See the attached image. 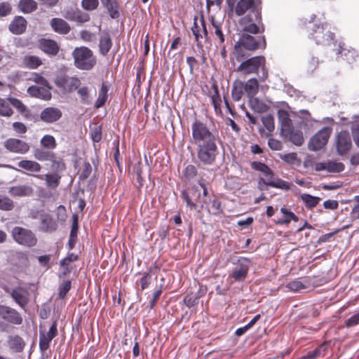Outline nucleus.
<instances>
[{"label":"nucleus","instance_id":"obj_3","mask_svg":"<svg viewBox=\"0 0 359 359\" xmlns=\"http://www.w3.org/2000/svg\"><path fill=\"white\" fill-rule=\"evenodd\" d=\"M13 239L19 245L25 247H34L37 243V238L29 229L21 226H15L11 230Z\"/></svg>","mask_w":359,"mask_h":359},{"label":"nucleus","instance_id":"obj_38","mask_svg":"<svg viewBox=\"0 0 359 359\" xmlns=\"http://www.w3.org/2000/svg\"><path fill=\"white\" fill-rule=\"evenodd\" d=\"M221 204L217 198L213 196L212 198H210V203L208 205L207 208L210 212L213 215H217L220 212Z\"/></svg>","mask_w":359,"mask_h":359},{"label":"nucleus","instance_id":"obj_10","mask_svg":"<svg viewBox=\"0 0 359 359\" xmlns=\"http://www.w3.org/2000/svg\"><path fill=\"white\" fill-rule=\"evenodd\" d=\"M5 148L11 152L25 154L30 149L28 143L16 138H9L4 142Z\"/></svg>","mask_w":359,"mask_h":359},{"label":"nucleus","instance_id":"obj_57","mask_svg":"<svg viewBox=\"0 0 359 359\" xmlns=\"http://www.w3.org/2000/svg\"><path fill=\"white\" fill-rule=\"evenodd\" d=\"M268 144L269 147L276 151L280 150L282 148V143L278 140L270 138L268 141Z\"/></svg>","mask_w":359,"mask_h":359},{"label":"nucleus","instance_id":"obj_55","mask_svg":"<svg viewBox=\"0 0 359 359\" xmlns=\"http://www.w3.org/2000/svg\"><path fill=\"white\" fill-rule=\"evenodd\" d=\"M71 287V283L69 281L64 282L60 287L59 295L61 298H63L66 294L69 292Z\"/></svg>","mask_w":359,"mask_h":359},{"label":"nucleus","instance_id":"obj_50","mask_svg":"<svg viewBox=\"0 0 359 359\" xmlns=\"http://www.w3.org/2000/svg\"><path fill=\"white\" fill-rule=\"evenodd\" d=\"M269 186L272 187L279 188L283 190H288L290 189V184L280 179H275L273 182H269Z\"/></svg>","mask_w":359,"mask_h":359},{"label":"nucleus","instance_id":"obj_56","mask_svg":"<svg viewBox=\"0 0 359 359\" xmlns=\"http://www.w3.org/2000/svg\"><path fill=\"white\" fill-rule=\"evenodd\" d=\"M353 139L355 144L359 147V124H353L351 128Z\"/></svg>","mask_w":359,"mask_h":359},{"label":"nucleus","instance_id":"obj_22","mask_svg":"<svg viewBox=\"0 0 359 359\" xmlns=\"http://www.w3.org/2000/svg\"><path fill=\"white\" fill-rule=\"evenodd\" d=\"M20 168L29 172H39L41 170V165L34 161L23 159L17 163Z\"/></svg>","mask_w":359,"mask_h":359},{"label":"nucleus","instance_id":"obj_15","mask_svg":"<svg viewBox=\"0 0 359 359\" xmlns=\"http://www.w3.org/2000/svg\"><path fill=\"white\" fill-rule=\"evenodd\" d=\"M8 194L15 198L29 197L33 195L34 189L27 184H20L8 188Z\"/></svg>","mask_w":359,"mask_h":359},{"label":"nucleus","instance_id":"obj_4","mask_svg":"<svg viewBox=\"0 0 359 359\" xmlns=\"http://www.w3.org/2000/svg\"><path fill=\"white\" fill-rule=\"evenodd\" d=\"M332 133V128L326 126L318 131L311 138L309 143V149L311 151H318L324 147Z\"/></svg>","mask_w":359,"mask_h":359},{"label":"nucleus","instance_id":"obj_11","mask_svg":"<svg viewBox=\"0 0 359 359\" xmlns=\"http://www.w3.org/2000/svg\"><path fill=\"white\" fill-rule=\"evenodd\" d=\"M336 147L339 154H346L351 147V140L348 132L342 130L336 137Z\"/></svg>","mask_w":359,"mask_h":359},{"label":"nucleus","instance_id":"obj_19","mask_svg":"<svg viewBox=\"0 0 359 359\" xmlns=\"http://www.w3.org/2000/svg\"><path fill=\"white\" fill-rule=\"evenodd\" d=\"M28 292L22 287H17L11 292V297L19 304L20 306L24 308L28 302Z\"/></svg>","mask_w":359,"mask_h":359},{"label":"nucleus","instance_id":"obj_64","mask_svg":"<svg viewBox=\"0 0 359 359\" xmlns=\"http://www.w3.org/2000/svg\"><path fill=\"white\" fill-rule=\"evenodd\" d=\"M57 323L54 322L49 328L48 332L46 334H45V335L48 337L49 339H53L57 335Z\"/></svg>","mask_w":359,"mask_h":359},{"label":"nucleus","instance_id":"obj_43","mask_svg":"<svg viewBox=\"0 0 359 359\" xmlns=\"http://www.w3.org/2000/svg\"><path fill=\"white\" fill-rule=\"evenodd\" d=\"M29 80L35 82L38 86L51 88L47 80L39 74H33Z\"/></svg>","mask_w":359,"mask_h":359},{"label":"nucleus","instance_id":"obj_20","mask_svg":"<svg viewBox=\"0 0 359 359\" xmlns=\"http://www.w3.org/2000/svg\"><path fill=\"white\" fill-rule=\"evenodd\" d=\"M27 27L26 20L21 16L15 17L9 25V30L14 34L23 33Z\"/></svg>","mask_w":359,"mask_h":359},{"label":"nucleus","instance_id":"obj_41","mask_svg":"<svg viewBox=\"0 0 359 359\" xmlns=\"http://www.w3.org/2000/svg\"><path fill=\"white\" fill-rule=\"evenodd\" d=\"M344 165L341 163H337L334 161L327 162V171L329 172H339L343 171Z\"/></svg>","mask_w":359,"mask_h":359},{"label":"nucleus","instance_id":"obj_26","mask_svg":"<svg viewBox=\"0 0 359 359\" xmlns=\"http://www.w3.org/2000/svg\"><path fill=\"white\" fill-rule=\"evenodd\" d=\"M243 89L249 97H254L258 92L259 83L256 79H250L243 85Z\"/></svg>","mask_w":359,"mask_h":359},{"label":"nucleus","instance_id":"obj_25","mask_svg":"<svg viewBox=\"0 0 359 359\" xmlns=\"http://www.w3.org/2000/svg\"><path fill=\"white\" fill-rule=\"evenodd\" d=\"M254 0H240L235 7V13L238 16L243 15L248 11L252 9L254 7Z\"/></svg>","mask_w":359,"mask_h":359},{"label":"nucleus","instance_id":"obj_47","mask_svg":"<svg viewBox=\"0 0 359 359\" xmlns=\"http://www.w3.org/2000/svg\"><path fill=\"white\" fill-rule=\"evenodd\" d=\"M13 208V202L6 196H0V209L3 210H11Z\"/></svg>","mask_w":359,"mask_h":359},{"label":"nucleus","instance_id":"obj_7","mask_svg":"<svg viewBox=\"0 0 359 359\" xmlns=\"http://www.w3.org/2000/svg\"><path fill=\"white\" fill-rule=\"evenodd\" d=\"M238 44L249 50H254L259 48H265L266 42L264 38L262 36L255 37L247 33H244L235 46L236 49L238 48Z\"/></svg>","mask_w":359,"mask_h":359},{"label":"nucleus","instance_id":"obj_18","mask_svg":"<svg viewBox=\"0 0 359 359\" xmlns=\"http://www.w3.org/2000/svg\"><path fill=\"white\" fill-rule=\"evenodd\" d=\"M50 88H51L32 86L28 88L27 93L32 97L44 100H49L51 98Z\"/></svg>","mask_w":359,"mask_h":359},{"label":"nucleus","instance_id":"obj_2","mask_svg":"<svg viewBox=\"0 0 359 359\" xmlns=\"http://www.w3.org/2000/svg\"><path fill=\"white\" fill-rule=\"evenodd\" d=\"M73 57L76 67L82 70L91 69L96 62L92 50L84 46L75 48Z\"/></svg>","mask_w":359,"mask_h":359},{"label":"nucleus","instance_id":"obj_58","mask_svg":"<svg viewBox=\"0 0 359 359\" xmlns=\"http://www.w3.org/2000/svg\"><path fill=\"white\" fill-rule=\"evenodd\" d=\"M261 180L263 182V183L266 185L269 186V182H273L275 179L273 177V173L271 170H269V172H266L263 174V177L261 178Z\"/></svg>","mask_w":359,"mask_h":359},{"label":"nucleus","instance_id":"obj_28","mask_svg":"<svg viewBox=\"0 0 359 359\" xmlns=\"http://www.w3.org/2000/svg\"><path fill=\"white\" fill-rule=\"evenodd\" d=\"M8 344L9 347L15 352L22 351L25 346L23 339L18 335L10 336L8 340Z\"/></svg>","mask_w":359,"mask_h":359},{"label":"nucleus","instance_id":"obj_1","mask_svg":"<svg viewBox=\"0 0 359 359\" xmlns=\"http://www.w3.org/2000/svg\"><path fill=\"white\" fill-rule=\"evenodd\" d=\"M191 132V143L197 147L198 159L204 164H212L217 154L215 135L205 123L198 120L192 123Z\"/></svg>","mask_w":359,"mask_h":359},{"label":"nucleus","instance_id":"obj_12","mask_svg":"<svg viewBox=\"0 0 359 359\" xmlns=\"http://www.w3.org/2000/svg\"><path fill=\"white\" fill-rule=\"evenodd\" d=\"M238 264V265L233 269L231 276L236 281H242L247 276L250 261L247 258L240 257Z\"/></svg>","mask_w":359,"mask_h":359},{"label":"nucleus","instance_id":"obj_62","mask_svg":"<svg viewBox=\"0 0 359 359\" xmlns=\"http://www.w3.org/2000/svg\"><path fill=\"white\" fill-rule=\"evenodd\" d=\"M13 128L18 133H25L27 131V127L21 122H14L13 123Z\"/></svg>","mask_w":359,"mask_h":359},{"label":"nucleus","instance_id":"obj_31","mask_svg":"<svg viewBox=\"0 0 359 359\" xmlns=\"http://www.w3.org/2000/svg\"><path fill=\"white\" fill-rule=\"evenodd\" d=\"M108 90L109 88L107 85L102 83L100 90H99V95L95 107L96 108H100L102 107L107 102L108 97Z\"/></svg>","mask_w":359,"mask_h":359},{"label":"nucleus","instance_id":"obj_36","mask_svg":"<svg viewBox=\"0 0 359 359\" xmlns=\"http://www.w3.org/2000/svg\"><path fill=\"white\" fill-rule=\"evenodd\" d=\"M35 158L40 161H53L54 159V154L52 152L43 151L41 149H36L34 153Z\"/></svg>","mask_w":359,"mask_h":359},{"label":"nucleus","instance_id":"obj_35","mask_svg":"<svg viewBox=\"0 0 359 359\" xmlns=\"http://www.w3.org/2000/svg\"><path fill=\"white\" fill-rule=\"evenodd\" d=\"M243 83L241 81L234 83L232 88L231 95L233 100L239 101L243 95Z\"/></svg>","mask_w":359,"mask_h":359},{"label":"nucleus","instance_id":"obj_17","mask_svg":"<svg viewBox=\"0 0 359 359\" xmlns=\"http://www.w3.org/2000/svg\"><path fill=\"white\" fill-rule=\"evenodd\" d=\"M61 116V111L55 107H47L40 114L41 119L46 123L57 121Z\"/></svg>","mask_w":359,"mask_h":359},{"label":"nucleus","instance_id":"obj_46","mask_svg":"<svg viewBox=\"0 0 359 359\" xmlns=\"http://www.w3.org/2000/svg\"><path fill=\"white\" fill-rule=\"evenodd\" d=\"M90 137L94 142H99L102 138V128L100 126H94L90 128Z\"/></svg>","mask_w":359,"mask_h":359},{"label":"nucleus","instance_id":"obj_39","mask_svg":"<svg viewBox=\"0 0 359 359\" xmlns=\"http://www.w3.org/2000/svg\"><path fill=\"white\" fill-rule=\"evenodd\" d=\"M77 93L79 95L82 103H90V90L87 86H80V87L77 88Z\"/></svg>","mask_w":359,"mask_h":359},{"label":"nucleus","instance_id":"obj_9","mask_svg":"<svg viewBox=\"0 0 359 359\" xmlns=\"http://www.w3.org/2000/svg\"><path fill=\"white\" fill-rule=\"evenodd\" d=\"M55 85L67 93H72L79 88L81 84L77 77L61 76L56 79Z\"/></svg>","mask_w":359,"mask_h":359},{"label":"nucleus","instance_id":"obj_29","mask_svg":"<svg viewBox=\"0 0 359 359\" xmlns=\"http://www.w3.org/2000/svg\"><path fill=\"white\" fill-rule=\"evenodd\" d=\"M18 7L22 13H30L36 9L37 4L34 0H20Z\"/></svg>","mask_w":359,"mask_h":359},{"label":"nucleus","instance_id":"obj_16","mask_svg":"<svg viewBox=\"0 0 359 359\" xmlns=\"http://www.w3.org/2000/svg\"><path fill=\"white\" fill-rule=\"evenodd\" d=\"M312 35L317 44L329 45L333 39L332 34L329 31L324 33V28L320 26H317L316 27Z\"/></svg>","mask_w":359,"mask_h":359},{"label":"nucleus","instance_id":"obj_32","mask_svg":"<svg viewBox=\"0 0 359 359\" xmlns=\"http://www.w3.org/2000/svg\"><path fill=\"white\" fill-rule=\"evenodd\" d=\"M281 213L284 215L285 218L277 221L279 224H287L290 221H298V217L291 211L288 210L286 208L283 207L280 208Z\"/></svg>","mask_w":359,"mask_h":359},{"label":"nucleus","instance_id":"obj_13","mask_svg":"<svg viewBox=\"0 0 359 359\" xmlns=\"http://www.w3.org/2000/svg\"><path fill=\"white\" fill-rule=\"evenodd\" d=\"M212 29L211 32L214 36V40L217 45H222L225 43L224 29L223 21L217 20L214 17L210 18Z\"/></svg>","mask_w":359,"mask_h":359},{"label":"nucleus","instance_id":"obj_33","mask_svg":"<svg viewBox=\"0 0 359 359\" xmlns=\"http://www.w3.org/2000/svg\"><path fill=\"white\" fill-rule=\"evenodd\" d=\"M22 62L26 67L30 69H36L42 63L39 57L34 55H25L23 57Z\"/></svg>","mask_w":359,"mask_h":359},{"label":"nucleus","instance_id":"obj_54","mask_svg":"<svg viewBox=\"0 0 359 359\" xmlns=\"http://www.w3.org/2000/svg\"><path fill=\"white\" fill-rule=\"evenodd\" d=\"M78 256L74 253H69L67 256L60 262L62 266H67L71 262L77 260Z\"/></svg>","mask_w":359,"mask_h":359},{"label":"nucleus","instance_id":"obj_5","mask_svg":"<svg viewBox=\"0 0 359 359\" xmlns=\"http://www.w3.org/2000/svg\"><path fill=\"white\" fill-rule=\"evenodd\" d=\"M281 133L295 145L300 146L304 142L302 133L294 131L291 126V121L287 115H285V117L281 119Z\"/></svg>","mask_w":359,"mask_h":359},{"label":"nucleus","instance_id":"obj_8","mask_svg":"<svg viewBox=\"0 0 359 359\" xmlns=\"http://www.w3.org/2000/svg\"><path fill=\"white\" fill-rule=\"evenodd\" d=\"M191 31L195 37L197 46H202V40L203 38H208V30L205 24L204 17L202 15L200 18L196 16L194 18V25L191 27Z\"/></svg>","mask_w":359,"mask_h":359},{"label":"nucleus","instance_id":"obj_59","mask_svg":"<svg viewBox=\"0 0 359 359\" xmlns=\"http://www.w3.org/2000/svg\"><path fill=\"white\" fill-rule=\"evenodd\" d=\"M11 7L8 3H2L0 4V16L4 17L10 14Z\"/></svg>","mask_w":359,"mask_h":359},{"label":"nucleus","instance_id":"obj_63","mask_svg":"<svg viewBox=\"0 0 359 359\" xmlns=\"http://www.w3.org/2000/svg\"><path fill=\"white\" fill-rule=\"evenodd\" d=\"M245 32L250 33V34H257L259 32V27L255 25V23H251L247 26H245L243 29Z\"/></svg>","mask_w":359,"mask_h":359},{"label":"nucleus","instance_id":"obj_14","mask_svg":"<svg viewBox=\"0 0 359 359\" xmlns=\"http://www.w3.org/2000/svg\"><path fill=\"white\" fill-rule=\"evenodd\" d=\"M0 317L15 325H20L22 322V318L17 311L4 305H0Z\"/></svg>","mask_w":359,"mask_h":359},{"label":"nucleus","instance_id":"obj_34","mask_svg":"<svg viewBox=\"0 0 359 359\" xmlns=\"http://www.w3.org/2000/svg\"><path fill=\"white\" fill-rule=\"evenodd\" d=\"M301 199L308 208L316 207L320 201V198L304 194L301 195Z\"/></svg>","mask_w":359,"mask_h":359},{"label":"nucleus","instance_id":"obj_37","mask_svg":"<svg viewBox=\"0 0 359 359\" xmlns=\"http://www.w3.org/2000/svg\"><path fill=\"white\" fill-rule=\"evenodd\" d=\"M339 54L342 57H344V59L348 62H353L358 55L354 49H346L343 48L341 46H339Z\"/></svg>","mask_w":359,"mask_h":359},{"label":"nucleus","instance_id":"obj_40","mask_svg":"<svg viewBox=\"0 0 359 359\" xmlns=\"http://www.w3.org/2000/svg\"><path fill=\"white\" fill-rule=\"evenodd\" d=\"M41 144L48 149H55L56 147V142L53 136L46 135L41 140Z\"/></svg>","mask_w":359,"mask_h":359},{"label":"nucleus","instance_id":"obj_42","mask_svg":"<svg viewBox=\"0 0 359 359\" xmlns=\"http://www.w3.org/2000/svg\"><path fill=\"white\" fill-rule=\"evenodd\" d=\"M81 7L87 11H92L97 8L99 6L98 0H82Z\"/></svg>","mask_w":359,"mask_h":359},{"label":"nucleus","instance_id":"obj_52","mask_svg":"<svg viewBox=\"0 0 359 359\" xmlns=\"http://www.w3.org/2000/svg\"><path fill=\"white\" fill-rule=\"evenodd\" d=\"M11 104L14 107L20 112L22 113L26 111L25 105L18 99L14 97H8Z\"/></svg>","mask_w":359,"mask_h":359},{"label":"nucleus","instance_id":"obj_49","mask_svg":"<svg viewBox=\"0 0 359 359\" xmlns=\"http://www.w3.org/2000/svg\"><path fill=\"white\" fill-rule=\"evenodd\" d=\"M105 7L107 9L111 18H117L119 16L118 5L116 1H114L113 3L107 5Z\"/></svg>","mask_w":359,"mask_h":359},{"label":"nucleus","instance_id":"obj_51","mask_svg":"<svg viewBox=\"0 0 359 359\" xmlns=\"http://www.w3.org/2000/svg\"><path fill=\"white\" fill-rule=\"evenodd\" d=\"M52 339H49L44 333H41L39 337V347L42 351H46L50 346Z\"/></svg>","mask_w":359,"mask_h":359},{"label":"nucleus","instance_id":"obj_45","mask_svg":"<svg viewBox=\"0 0 359 359\" xmlns=\"http://www.w3.org/2000/svg\"><path fill=\"white\" fill-rule=\"evenodd\" d=\"M262 122L269 132L274 130V119L271 115L267 114L262 118Z\"/></svg>","mask_w":359,"mask_h":359},{"label":"nucleus","instance_id":"obj_60","mask_svg":"<svg viewBox=\"0 0 359 359\" xmlns=\"http://www.w3.org/2000/svg\"><path fill=\"white\" fill-rule=\"evenodd\" d=\"M90 20V17L86 13H82L81 11H76V17L74 21H76L79 22H86Z\"/></svg>","mask_w":359,"mask_h":359},{"label":"nucleus","instance_id":"obj_23","mask_svg":"<svg viewBox=\"0 0 359 359\" xmlns=\"http://www.w3.org/2000/svg\"><path fill=\"white\" fill-rule=\"evenodd\" d=\"M50 25L55 32L60 34H65L70 31L69 25L61 18H53Z\"/></svg>","mask_w":359,"mask_h":359},{"label":"nucleus","instance_id":"obj_48","mask_svg":"<svg viewBox=\"0 0 359 359\" xmlns=\"http://www.w3.org/2000/svg\"><path fill=\"white\" fill-rule=\"evenodd\" d=\"M45 180L46 185L51 189H55L58 186L59 177L56 175H46Z\"/></svg>","mask_w":359,"mask_h":359},{"label":"nucleus","instance_id":"obj_53","mask_svg":"<svg viewBox=\"0 0 359 359\" xmlns=\"http://www.w3.org/2000/svg\"><path fill=\"white\" fill-rule=\"evenodd\" d=\"M184 302L188 307H192L198 304V298L195 294H187L184 297Z\"/></svg>","mask_w":359,"mask_h":359},{"label":"nucleus","instance_id":"obj_6","mask_svg":"<svg viewBox=\"0 0 359 359\" xmlns=\"http://www.w3.org/2000/svg\"><path fill=\"white\" fill-rule=\"evenodd\" d=\"M265 58L263 56L252 57L243 62L237 68V72L243 74H255L260 67L264 68Z\"/></svg>","mask_w":359,"mask_h":359},{"label":"nucleus","instance_id":"obj_21","mask_svg":"<svg viewBox=\"0 0 359 359\" xmlns=\"http://www.w3.org/2000/svg\"><path fill=\"white\" fill-rule=\"evenodd\" d=\"M41 229L43 232H53L57 227L56 222L49 215H41Z\"/></svg>","mask_w":359,"mask_h":359},{"label":"nucleus","instance_id":"obj_44","mask_svg":"<svg viewBox=\"0 0 359 359\" xmlns=\"http://www.w3.org/2000/svg\"><path fill=\"white\" fill-rule=\"evenodd\" d=\"M286 287L288 289V290L296 292L300 291L302 289H304L306 287L302 281L296 280L288 283L286 285Z\"/></svg>","mask_w":359,"mask_h":359},{"label":"nucleus","instance_id":"obj_30","mask_svg":"<svg viewBox=\"0 0 359 359\" xmlns=\"http://www.w3.org/2000/svg\"><path fill=\"white\" fill-rule=\"evenodd\" d=\"M10 105L9 98H0V116L10 117L13 115V111Z\"/></svg>","mask_w":359,"mask_h":359},{"label":"nucleus","instance_id":"obj_24","mask_svg":"<svg viewBox=\"0 0 359 359\" xmlns=\"http://www.w3.org/2000/svg\"><path fill=\"white\" fill-rule=\"evenodd\" d=\"M40 48L43 52L50 55H56L59 49L56 42L50 39H41Z\"/></svg>","mask_w":359,"mask_h":359},{"label":"nucleus","instance_id":"obj_27","mask_svg":"<svg viewBox=\"0 0 359 359\" xmlns=\"http://www.w3.org/2000/svg\"><path fill=\"white\" fill-rule=\"evenodd\" d=\"M112 46L111 37L108 33H104L100 39V51L102 55H105L109 51Z\"/></svg>","mask_w":359,"mask_h":359},{"label":"nucleus","instance_id":"obj_61","mask_svg":"<svg viewBox=\"0 0 359 359\" xmlns=\"http://www.w3.org/2000/svg\"><path fill=\"white\" fill-rule=\"evenodd\" d=\"M358 324H359V312L352 316L346 321V327H352Z\"/></svg>","mask_w":359,"mask_h":359}]
</instances>
